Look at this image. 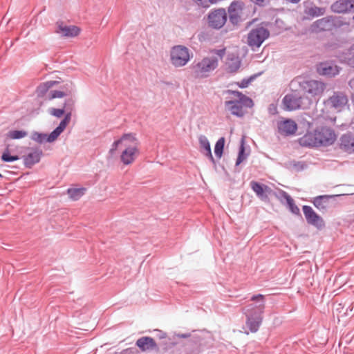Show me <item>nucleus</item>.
<instances>
[{
	"instance_id": "obj_26",
	"label": "nucleus",
	"mask_w": 354,
	"mask_h": 354,
	"mask_svg": "<svg viewBox=\"0 0 354 354\" xmlns=\"http://www.w3.org/2000/svg\"><path fill=\"white\" fill-rule=\"evenodd\" d=\"M317 70L320 75L330 77L335 76L339 73L337 66H333L326 63L320 64Z\"/></svg>"
},
{
	"instance_id": "obj_24",
	"label": "nucleus",
	"mask_w": 354,
	"mask_h": 354,
	"mask_svg": "<svg viewBox=\"0 0 354 354\" xmlns=\"http://www.w3.org/2000/svg\"><path fill=\"white\" fill-rule=\"evenodd\" d=\"M264 299H265L264 295H263L261 294L253 295L251 297L250 300L254 301V303L250 304L245 306L243 308H250V307H252L251 308H252V311H254V310L257 311V310L259 309L260 308V306H261V305H263V307H262V315H263L264 313V309H265Z\"/></svg>"
},
{
	"instance_id": "obj_1",
	"label": "nucleus",
	"mask_w": 354,
	"mask_h": 354,
	"mask_svg": "<svg viewBox=\"0 0 354 354\" xmlns=\"http://www.w3.org/2000/svg\"><path fill=\"white\" fill-rule=\"evenodd\" d=\"M227 93L236 97V100L225 102V108L233 115L242 118L245 114L243 108H252L254 106L252 100L239 91L227 90Z\"/></svg>"
},
{
	"instance_id": "obj_11",
	"label": "nucleus",
	"mask_w": 354,
	"mask_h": 354,
	"mask_svg": "<svg viewBox=\"0 0 354 354\" xmlns=\"http://www.w3.org/2000/svg\"><path fill=\"white\" fill-rule=\"evenodd\" d=\"M324 103L331 108L341 110L348 103V97L344 92L335 91Z\"/></svg>"
},
{
	"instance_id": "obj_37",
	"label": "nucleus",
	"mask_w": 354,
	"mask_h": 354,
	"mask_svg": "<svg viewBox=\"0 0 354 354\" xmlns=\"http://www.w3.org/2000/svg\"><path fill=\"white\" fill-rule=\"evenodd\" d=\"M201 152L211 149L209 142L205 136L201 135L198 138Z\"/></svg>"
},
{
	"instance_id": "obj_54",
	"label": "nucleus",
	"mask_w": 354,
	"mask_h": 354,
	"mask_svg": "<svg viewBox=\"0 0 354 354\" xmlns=\"http://www.w3.org/2000/svg\"><path fill=\"white\" fill-rule=\"evenodd\" d=\"M353 19L354 20V16L353 17Z\"/></svg>"
},
{
	"instance_id": "obj_52",
	"label": "nucleus",
	"mask_w": 354,
	"mask_h": 354,
	"mask_svg": "<svg viewBox=\"0 0 354 354\" xmlns=\"http://www.w3.org/2000/svg\"><path fill=\"white\" fill-rule=\"evenodd\" d=\"M351 100H352V102L354 104V93L352 94Z\"/></svg>"
},
{
	"instance_id": "obj_25",
	"label": "nucleus",
	"mask_w": 354,
	"mask_h": 354,
	"mask_svg": "<svg viewBox=\"0 0 354 354\" xmlns=\"http://www.w3.org/2000/svg\"><path fill=\"white\" fill-rule=\"evenodd\" d=\"M128 140H135V135L133 133H124L119 140H115L111 145V147L109 150V153L113 155L117 150L120 145L124 146V143L128 142Z\"/></svg>"
},
{
	"instance_id": "obj_19",
	"label": "nucleus",
	"mask_w": 354,
	"mask_h": 354,
	"mask_svg": "<svg viewBox=\"0 0 354 354\" xmlns=\"http://www.w3.org/2000/svg\"><path fill=\"white\" fill-rule=\"evenodd\" d=\"M301 97L293 94L286 95L283 99L284 109L288 111L299 109L301 107Z\"/></svg>"
},
{
	"instance_id": "obj_16",
	"label": "nucleus",
	"mask_w": 354,
	"mask_h": 354,
	"mask_svg": "<svg viewBox=\"0 0 354 354\" xmlns=\"http://www.w3.org/2000/svg\"><path fill=\"white\" fill-rule=\"evenodd\" d=\"M80 30L75 26H66L63 21H57L55 32L62 37H74L79 35Z\"/></svg>"
},
{
	"instance_id": "obj_21",
	"label": "nucleus",
	"mask_w": 354,
	"mask_h": 354,
	"mask_svg": "<svg viewBox=\"0 0 354 354\" xmlns=\"http://www.w3.org/2000/svg\"><path fill=\"white\" fill-rule=\"evenodd\" d=\"M315 131L314 132H307L298 140L299 144L305 147H320L319 142L317 140Z\"/></svg>"
},
{
	"instance_id": "obj_9",
	"label": "nucleus",
	"mask_w": 354,
	"mask_h": 354,
	"mask_svg": "<svg viewBox=\"0 0 354 354\" xmlns=\"http://www.w3.org/2000/svg\"><path fill=\"white\" fill-rule=\"evenodd\" d=\"M317 140L319 146H329L334 143L336 139L335 131L326 127H322L315 130Z\"/></svg>"
},
{
	"instance_id": "obj_47",
	"label": "nucleus",
	"mask_w": 354,
	"mask_h": 354,
	"mask_svg": "<svg viewBox=\"0 0 354 354\" xmlns=\"http://www.w3.org/2000/svg\"><path fill=\"white\" fill-rule=\"evenodd\" d=\"M254 4L259 6H265L269 3V0H250Z\"/></svg>"
},
{
	"instance_id": "obj_3",
	"label": "nucleus",
	"mask_w": 354,
	"mask_h": 354,
	"mask_svg": "<svg viewBox=\"0 0 354 354\" xmlns=\"http://www.w3.org/2000/svg\"><path fill=\"white\" fill-rule=\"evenodd\" d=\"M218 66V59L216 57H204L201 61L192 64V71L196 78H204L209 73Z\"/></svg>"
},
{
	"instance_id": "obj_42",
	"label": "nucleus",
	"mask_w": 354,
	"mask_h": 354,
	"mask_svg": "<svg viewBox=\"0 0 354 354\" xmlns=\"http://www.w3.org/2000/svg\"><path fill=\"white\" fill-rule=\"evenodd\" d=\"M61 133H62L55 128L49 135H47L46 142H54Z\"/></svg>"
},
{
	"instance_id": "obj_34",
	"label": "nucleus",
	"mask_w": 354,
	"mask_h": 354,
	"mask_svg": "<svg viewBox=\"0 0 354 354\" xmlns=\"http://www.w3.org/2000/svg\"><path fill=\"white\" fill-rule=\"evenodd\" d=\"M225 145V138L223 137L220 138L216 142L214 147V153L216 158L220 159L222 157Z\"/></svg>"
},
{
	"instance_id": "obj_20",
	"label": "nucleus",
	"mask_w": 354,
	"mask_h": 354,
	"mask_svg": "<svg viewBox=\"0 0 354 354\" xmlns=\"http://www.w3.org/2000/svg\"><path fill=\"white\" fill-rule=\"evenodd\" d=\"M136 345L142 351H157L158 350V347L155 340L151 337H142L139 338L136 342Z\"/></svg>"
},
{
	"instance_id": "obj_30",
	"label": "nucleus",
	"mask_w": 354,
	"mask_h": 354,
	"mask_svg": "<svg viewBox=\"0 0 354 354\" xmlns=\"http://www.w3.org/2000/svg\"><path fill=\"white\" fill-rule=\"evenodd\" d=\"M251 187L252 190L256 193V194L261 198H264L267 197V195L265 194L264 189L268 188V186L261 184L256 181L251 182Z\"/></svg>"
},
{
	"instance_id": "obj_15",
	"label": "nucleus",
	"mask_w": 354,
	"mask_h": 354,
	"mask_svg": "<svg viewBox=\"0 0 354 354\" xmlns=\"http://www.w3.org/2000/svg\"><path fill=\"white\" fill-rule=\"evenodd\" d=\"M335 13L354 12V0H337L330 6Z\"/></svg>"
},
{
	"instance_id": "obj_12",
	"label": "nucleus",
	"mask_w": 354,
	"mask_h": 354,
	"mask_svg": "<svg viewBox=\"0 0 354 354\" xmlns=\"http://www.w3.org/2000/svg\"><path fill=\"white\" fill-rule=\"evenodd\" d=\"M302 209L306 222L309 225L317 229H322L324 227L325 223L324 219L318 215L310 206L304 205Z\"/></svg>"
},
{
	"instance_id": "obj_53",
	"label": "nucleus",
	"mask_w": 354,
	"mask_h": 354,
	"mask_svg": "<svg viewBox=\"0 0 354 354\" xmlns=\"http://www.w3.org/2000/svg\"><path fill=\"white\" fill-rule=\"evenodd\" d=\"M2 177H3L2 175L0 174V178H2Z\"/></svg>"
},
{
	"instance_id": "obj_7",
	"label": "nucleus",
	"mask_w": 354,
	"mask_h": 354,
	"mask_svg": "<svg viewBox=\"0 0 354 354\" xmlns=\"http://www.w3.org/2000/svg\"><path fill=\"white\" fill-rule=\"evenodd\" d=\"M170 59L174 66H184L190 59L189 49L180 45L174 46L171 50Z\"/></svg>"
},
{
	"instance_id": "obj_39",
	"label": "nucleus",
	"mask_w": 354,
	"mask_h": 354,
	"mask_svg": "<svg viewBox=\"0 0 354 354\" xmlns=\"http://www.w3.org/2000/svg\"><path fill=\"white\" fill-rule=\"evenodd\" d=\"M31 138L34 141L41 144L46 142L47 134L39 132H33L31 136Z\"/></svg>"
},
{
	"instance_id": "obj_17",
	"label": "nucleus",
	"mask_w": 354,
	"mask_h": 354,
	"mask_svg": "<svg viewBox=\"0 0 354 354\" xmlns=\"http://www.w3.org/2000/svg\"><path fill=\"white\" fill-rule=\"evenodd\" d=\"M277 128L281 135L287 136L295 134L297 129V125L292 120L287 119L279 122Z\"/></svg>"
},
{
	"instance_id": "obj_5",
	"label": "nucleus",
	"mask_w": 354,
	"mask_h": 354,
	"mask_svg": "<svg viewBox=\"0 0 354 354\" xmlns=\"http://www.w3.org/2000/svg\"><path fill=\"white\" fill-rule=\"evenodd\" d=\"M262 307L263 305L257 310V311H252V308H243V313L246 317V326L251 333H256L262 323Z\"/></svg>"
},
{
	"instance_id": "obj_29",
	"label": "nucleus",
	"mask_w": 354,
	"mask_h": 354,
	"mask_svg": "<svg viewBox=\"0 0 354 354\" xmlns=\"http://www.w3.org/2000/svg\"><path fill=\"white\" fill-rule=\"evenodd\" d=\"M57 83V81H47L39 85L36 93L38 97L44 96L48 90Z\"/></svg>"
},
{
	"instance_id": "obj_6",
	"label": "nucleus",
	"mask_w": 354,
	"mask_h": 354,
	"mask_svg": "<svg viewBox=\"0 0 354 354\" xmlns=\"http://www.w3.org/2000/svg\"><path fill=\"white\" fill-rule=\"evenodd\" d=\"M270 35V31L267 28L259 26L249 32L248 44L252 48H259Z\"/></svg>"
},
{
	"instance_id": "obj_36",
	"label": "nucleus",
	"mask_w": 354,
	"mask_h": 354,
	"mask_svg": "<svg viewBox=\"0 0 354 354\" xmlns=\"http://www.w3.org/2000/svg\"><path fill=\"white\" fill-rule=\"evenodd\" d=\"M27 136V132L23 130H13L8 133V136L11 139H21Z\"/></svg>"
},
{
	"instance_id": "obj_14",
	"label": "nucleus",
	"mask_w": 354,
	"mask_h": 354,
	"mask_svg": "<svg viewBox=\"0 0 354 354\" xmlns=\"http://www.w3.org/2000/svg\"><path fill=\"white\" fill-rule=\"evenodd\" d=\"M243 6V2L233 1L228 7L229 19L233 25H237L242 21Z\"/></svg>"
},
{
	"instance_id": "obj_23",
	"label": "nucleus",
	"mask_w": 354,
	"mask_h": 354,
	"mask_svg": "<svg viewBox=\"0 0 354 354\" xmlns=\"http://www.w3.org/2000/svg\"><path fill=\"white\" fill-rule=\"evenodd\" d=\"M332 197V196L329 195H322L316 196L313 199V205L322 212H325L328 207L329 199Z\"/></svg>"
},
{
	"instance_id": "obj_43",
	"label": "nucleus",
	"mask_w": 354,
	"mask_h": 354,
	"mask_svg": "<svg viewBox=\"0 0 354 354\" xmlns=\"http://www.w3.org/2000/svg\"><path fill=\"white\" fill-rule=\"evenodd\" d=\"M64 109H56V108H52L49 110V113L56 117V118H60L63 115V114L65 113Z\"/></svg>"
},
{
	"instance_id": "obj_48",
	"label": "nucleus",
	"mask_w": 354,
	"mask_h": 354,
	"mask_svg": "<svg viewBox=\"0 0 354 354\" xmlns=\"http://www.w3.org/2000/svg\"><path fill=\"white\" fill-rule=\"evenodd\" d=\"M135 348H127L126 349L122 350L121 352L116 354H134Z\"/></svg>"
},
{
	"instance_id": "obj_45",
	"label": "nucleus",
	"mask_w": 354,
	"mask_h": 354,
	"mask_svg": "<svg viewBox=\"0 0 354 354\" xmlns=\"http://www.w3.org/2000/svg\"><path fill=\"white\" fill-rule=\"evenodd\" d=\"M292 167L297 169V171H302L306 167V165L305 162L299 161V162H294L292 164Z\"/></svg>"
},
{
	"instance_id": "obj_4",
	"label": "nucleus",
	"mask_w": 354,
	"mask_h": 354,
	"mask_svg": "<svg viewBox=\"0 0 354 354\" xmlns=\"http://www.w3.org/2000/svg\"><path fill=\"white\" fill-rule=\"evenodd\" d=\"M299 88L304 93L310 97L320 96L326 88V84L318 80H306L302 78H297Z\"/></svg>"
},
{
	"instance_id": "obj_2",
	"label": "nucleus",
	"mask_w": 354,
	"mask_h": 354,
	"mask_svg": "<svg viewBox=\"0 0 354 354\" xmlns=\"http://www.w3.org/2000/svg\"><path fill=\"white\" fill-rule=\"evenodd\" d=\"M345 23L341 17L327 16L315 21L310 26V30L313 33H321L323 32H333L342 28Z\"/></svg>"
},
{
	"instance_id": "obj_22",
	"label": "nucleus",
	"mask_w": 354,
	"mask_h": 354,
	"mask_svg": "<svg viewBox=\"0 0 354 354\" xmlns=\"http://www.w3.org/2000/svg\"><path fill=\"white\" fill-rule=\"evenodd\" d=\"M41 155L42 151L40 149H36L32 152L28 153L26 156H24L25 166L28 168L32 167L35 164L39 162Z\"/></svg>"
},
{
	"instance_id": "obj_49",
	"label": "nucleus",
	"mask_w": 354,
	"mask_h": 354,
	"mask_svg": "<svg viewBox=\"0 0 354 354\" xmlns=\"http://www.w3.org/2000/svg\"><path fill=\"white\" fill-rule=\"evenodd\" d=\"M176 336L179 338H183V339H186V338H188L191 336V334L190 333H178V334H176Z\"/></svg>"
},
{
	"instance_id": "obj_13",
	"label": "nucleus",
	"mask_w": 354,
	"mask_h": 354,
	"mask_svg": "<svg viewBox=\"0 0 354 354\" xmlns=\"http://www.w3.org/2000/svg\"><path fill=\"white\" fill-rule=\"evenodd\" d=\"M304 13L305 18L312 19L315 17L323 16L326 13V8L318 7L311 0H306L304 2Z\"/></svg>"
},
{
	"instance_id": "obj_10",
	"label": "nucleus",
	"mask_w": 354,
	"mask_h": 354,
	"mask_svg": "<svg viewBox=\"0 0 354 354\" xmlns=\"http://www.w3.org/2000/svg\"><path fill=\"white\" fill-rule=\"evenodd\" d=\"M227 21V13L224 8H219L211 12L208 15V22L209 26L220 29Z\"/></svg>"
},
{
	"instance_id": "obj_40",
	"label": "nucleus",
	"mask_w": 354,
	"mask_h": 354,
	"mask_svg": "<svg viewBox=\"0 0 354 354\" xmlns=\"http://www.w3.org/2000/svg\"><path fill=\"white\" fill-rule=\"evenodd\" d=\"M75 100L72 97H70L65 101L63 109H64L66 113H72L75 108Z\"/></svg>"
},
{
	"instance_id": "obj_28",
	"label": "nucleus",
	"mask_w": 354,
	"mask_h": 354,
	"mask_svg": "<svg viewBox=\"0 0 354 354\" xmlns=\"http://www.w3.org/2000/svg\"><path fill=\"white\" fill-rule=\"evenodd\" d=\"M241 59L238 57H232L226 62V70L229 73H236L241 67Z\"/></svg>"
},
{
	"instance_id": "obj_32",
	"label": "nucleus",
	"mask_w": 354,
	"mask_h": 354,
	"mask_svg": "<svg viewBox=\"0 0 354 354\" xmlns=\"http://www.w3.org/2000/svg\"><path fill=\"white\" fill-rule=\"evenodd\" d=\"M86 190L84 187L69 188L67 189V193L72 200L77 201L85 194Z\"/></svg>"
},
{
	"instance_id": "obj_38",
	"label": "nucleus",
	"mask_w": 354,
	"mask_h": 354,
	"mask_svg": "<svg viewBox=\"0 0 354 354\" xmlns=\"http://www.w3.org/2000/svg\"><path fill=\"white\" fill-rule=\"evenodd\" d=\"M71 118V113H66L64 119L59 122V125L56 127L61 133L66 129L67 124L69 123Z\"/></svg>"
},
{
	"instance_id": "obj_18",
	"label": "nucleus",
	"mask_w": 354,
	"mask_h": 354,
	"mask_svg": "<svg viewBox=\"0 0 354 354\" xmlns=\"http://www.w3.org/2000/svg\"><path fill=\"white\" fill-rule=\"evenodd\" d=\"M339 148L346 153H354V134H343L339 139Z\"/></svg>"
},
{
	"instance_id": "obj_33",
	"label": "nucleus",
	"mask_w": 354,
	"mask_h": 354,
	"mask_svg": "<svg viewBox=\"0 0 354 354\" xmlns=\"http://www.w3.org/2000/svg\"><path fill=\"white\" fill-rule=\"evenodd\" d=\"M245 141L244 138L241 140V145L239 150L238 157L236 161V166H239L249 156V153H245Z\"/></svg>"
},
{
	"instance_id": "obj_46",
	"label": "nucleus",
	"mask_w": 354,
	"mask_h": 354,
	"mask_svg": "<svg viewBox=\"0 0 354 354\" xmlns=\"http://www.w3.org/2000/svg\"><path fill=\"white\" fill-rule=\"evenodd\" d=\"M206 157L214 164L215 165L216 162L215 160L212 156L211 149L207 150V151H203Z\"/></svg>"
},
{
	"instance_id": "obj_35",
	"label": "nucleus",
	"mask_w": 354,
	"mask_h": 354,
	"mask_svg": "<svg viewBox=\"0 0 354 354\" xmlns=\"http://www.w3.org/2000/svg\"><path fill=\"white\" fill-rule=\"evenodd\" d=\"M19 159V157L18 156H17V155L11 156L10 154L8 146L6 147V149H5V151H3V153L1 156L2 161L6 162H13V161L17 160Z\"/></svg>"
},
{
	"instance_id": "obj_44",
	"label": "nucleus",
	"mask_w": 354,
	"mask_h": 354,
	"mask_svg": "<svg viewBox=\"0 0 354 354\" xmlns=\"http://www.w3.org/2000/svg\"><path fill=\"white\" fill-rule=\"evenodd\" d=\"M194 3H196L198 6L207 8L209 6V3H212V0H192Z\"/></svg>"
},
{
	"instance_id": "obj_31",
	"label": "nucleus",
	"mask_w": 354,
	"mask_h": 354,
	"mask_svg": "<svg viewBox=\"0 0 354 354\" xmlns=\"http://www.w3.org/2000/svg\"><path fill=\"white\" fill-rule=\"evenodd\" d=\"M282 194L284 198L286 199L287 204L288 205L290 212L295 215L301 216L300 210L299 207L295 205V201L292 198V197L284 191L282 192Z\"/></svg>"
},
{
	"instance_id": "obj_50",
	"label": "nucleus",
	"mask_w": 354,
	"mask_h": 354,
	"mask_svg": "<svg viewBox=\"0 0 354 354\" xmlns=\"http://www.w3.org/2000/svg\"><path fill=\"white\" fill-rule=\"evenodd\" d=\"M158 337L160 339H164V338H165L167 337V333H166L162 332L161 330H158Z\"/></svg>"
},
{
	"instance_id": "obj_27",
	"label": "nucleus",
	"mask_w": 354,
	"mask_h": 354,
	"mask_svg": "<svg viewBox=\"0 0 354 354\" xmlns=\"http://www.w3.org/2000/svg\"><path fill=\"white\" fill-rule=\"evenodd\" d=\"M68 86V88L66 91H50L48 95L47 98L48 100H53L54 98H61L67 95L72 94L74 92V86L71 82L69 84H66Z\"/></svg>"
},
{
	"instance_id": "obj_8",
	"label": "nucleus",
	"mask_w": 354,
	"mask_h": 354,
	"mask_svg": "<svg viewBox=\"0 0 354 354\" xmlns=\"http://www.w3.org/2000/svg\"><path fill=\"white\" fill-rule=\"evenodd\" d=\"M138 141L135 137V140H128L124 143V149L120 155L121 162L126 165L131 164L139 154Z\"/></svg>"
},
{
	"instance_id": "obj_41",
	"label": "nucleus",
	"mask_w": 354,
	"mask_h": 354,
	"mask_svg": "<svg viewBox=\"0 0 354 354\" xmlns=\"http://www.w3.org/2000/svg\"><path fill=\"white\" fill-rule=\"evenodd\" d=\"M257 76V75H253L249 78L243 79L241 82L238 83V86L241 88L248 87V86L256 78Z\"/></svg>"
},
{
	"instance_id": "obj_51",
	"label": "nucleus",
	"mask_w": 354,
	"mask_h": 354,
	"mask_svg": "<svg viewBox=\"0 0 354 354\" xmlns=\"http://www.w3.org/2000/svg\"><path fill=\"white\" fill-rule=\"evenodd\" d=\"M216 54L220 56L221 57H222L223 55H224V53H225V49H221V50H216Z\"/></svg>"
}]
</instances>
